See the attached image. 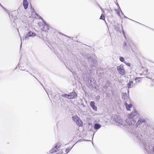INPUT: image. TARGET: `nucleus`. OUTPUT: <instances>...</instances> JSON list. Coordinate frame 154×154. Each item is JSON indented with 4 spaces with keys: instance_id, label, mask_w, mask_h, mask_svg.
I'll return each mask as SVG.
<instances>
[{
    "instance_id": "1",
    "label": "nucleus",
    "mask_w": 154,
    "mask_h": 154,
    "mask_svg": "<svg viewBox=\"0 0 154 154\" xmlns=\"http://www.w3.org/2000/svg\"><path fill=\"white\" fill-rule=\"evenodd\" d=\"M36 34L34 32L31 31H27L24 34V36L23 37V40L28 39L30 37H34Z\"/></svg>"
},
{
    "instance_id": "4",
    "label": "nucleus",
    "mask_w": 154,
    "mask_h": 154,
    "mask_svg": "<svg viewBox=\"0 0 154 154\" xmlns=\"http://www.w3.org/2000/svg\"><path fill=\"white\" fill-rule=\"evenodd\" d=\"M123 65L121 64L117 67V70L119 73L122 75H124L125 74V71L123 68Z\"/></svg>"
},
{
    "instance_id": "19",
    "label": "nucleus",
    "mask_w": 154,
    "mask_h": 154,
    "mask_svg": "<svg viewBox=\"0 0 154 154\" xmlns=\"http://www.w3.org/2000/svg\"><path fill=\"white\" fill-rule=\"evenodd\" d=\"M75 123L79 127H82L83 126V122L80 118Z\"/></svg>"
},
{
    "instance_id": "7",
    "label": "nucleus",
    "mask_w": 154,
    "mask_h": 154,
    "mask_svg": "<svg viewBox=\"0 0 154 154\" xmlns=\"http://www.w3.org/2000/svg\"><path fill=\"white\" fill-rule=\"evenodd\" d=\"M128 116H129V117L136 119V118H138L139 114L136 110H134Z\"/></svg>"
},
{
    "instance_id": "42",
    "label": "nucleus",
    "mask_w": 154,
    "mask_h": 154,
    "mask_svg": "<svg viewBox=\"0 0 154 154\" xmlns=\"http://www.w3.org/2000/svg\"><path fill=\"white\" fill-rule=\"evenodd\" d=\"M20 64H19V63L18 64L17 66L16 67V69H17L18 68H20V67H21V66H20Z\"/></svg>"
},
{
    "instance_id": "21",
    "label": "nucleus",
    "mask_w": 154,
    "mask_h": 154,
    "mask_svg": "<svg viewBox=\"0 0 154 154\" xmlns=\"http://www.w3.org/2000/svg\"><path fill=\"white\" fill-rule=\"evenodd\" d=\"M61 96L65 98L70 99L69 93L68 94H62L61 95Z\"/></svg>"
},
{
    "instance_id": "5",
    "label": "nucleus",
    "mask_w": 154,
    "mask_h": 154,
    "mask_svg": "<svg viewBox=\"0 0 154 154\" xmlns=\"http://www.w3.org/2000/svg\"><path fill=\"white\" fill-rule=\"evenodd\" d=\"M144 147L145 149L146 152L149 153L153 152L154 153V146L152 145H145Z\"/></svg>"
},
{
    "instance_id": "49",
    "label": "nucleus",
    "mask_w": 154,
    "mask_h": 154,
    "mask_svg": "<svg viewBox=\"0 0 154 154\" xmlns=\"http://www.w3.org/2000/svg\"><path fill=\"white\" fill-rule=\"evenodd\" d=\"M20 70H23V71H26V69H20Z\"/></svg>"
},
{
    "instance_id": "8",
    "label": "nucleus",
    "mask_w": 154,
    "mask_h": 154,
    "mask_svg": "<svg viewBox=\"0 0 154 154\" xmlns=\"http://www.w3.org/2000/svg\"><path fill=\"white\" fill-rule=\"evenodd\" d=\"M146 122V120L145 119L143 118L142 117L140 118L137 122L136 124L135 125V127L137 128L140 125L143 123L145 124Z\"/></svg>"
},
{
    "instance_id": "40",
    "label": "nucleus",
    "mask_w": 154,
    "mask_h": 154,
    "mask_svg": "<svg viewBox=\"0 0 154 154\" xmlns=\"http://www.w3.org/2000/svg\"><path fill=\"white\" fill-rule=\"evenodd\" d=\"M122 34L124 35L125 38H126V37H125V32L123 30V27H122Z\"/></svg>"
},
{
    "instance_id": "31",
    "label": "nucleus",
    "mask_w": 154,
    "mask_h": 154,
    "mask_svg": "<svg viewBox=\"0 0 154 154\" xmlns=\"http://www.w3.org/2000/svg\"><path fill=\"white\" fill-rule=\"evenodd\" d=\"M127 87L128 89L131 88L133 85L130 83L128 82L127 84Z\"/></svg>"
},
{
    "instance_id": "23",
    "label": "nucleus",
    "mask_w": 154,
    "mask_h": 154,
    "mask_svg": "<svg viewBox=\"0 0 154 154\" xmlns=\"http://www.w3.org/2000/svg\"><path fill=\"white\" fill-rule=\"evenodd\" d=\"M124 18H128V19H130V20H132V21H134V22H136V23H138L140 24V25H143V26H145V27H147V28H149V27H148V26H145V25H143V24H141V23H139V22H137V21H134V20H131V19H129V18H128V17H127L126 16H125V15H124Z\"/></svg>"
},
{
    "instance_id": "9",
    "label": "nucleus",
    "mask_w": 154,
    "mask_h": 154,
    "mask_svg": "<svg viewBox=\"0 0 154 154\" xmlns=\"http://www.w3.org/2000/svg\"><path fill=\"white\" fill-rule=\"evenodd\" d=\"M122 98L124 100L125 102V101L130 102V101L129 95H128L126 93H122Z\"/></svg>"
},
{
    "instance_id": "47",
    "label": "nucleus",
    "mask_w": 154,
    "mask_h": 154,
    "mask_svg": "<svg viewBox=\"0 0 154 154\" xmlns=\"http://www.w3.org/2000/svg\"><path fill=\"white\" fill-rule=\"evenodd\" d=\"M22 43H21V44H20V48H21V47H22Z\"/></svg>"
},
{
    "instance_id": "11",
    "label": "nucleus",
    "mask_w": 154,
    "mask_h": 154,
    "mask_svg": "<svg viewBox=\"0 0 154 154\" xmlns=\"http://www.w3.org/2000/svg\"><path fill=\"white\" fill-rule=\"evenodd\" d=\"M89 63L96 64L97 63V60L93 56H90L89 60H88Z\"/></svg>"
},
{
    "instance_id": "27",
    "label": "nucleus",
    "mask_w": 154,
    "mask_h": 154,
    "mask_svg": "<svg viewBox=\"0 0 154 154\" xmlns=\"http://www.w3.org/2000/svg\"><path fill=\"white\" fill-rule=\"evenodd\" d=\"M119 60L122 62L124 63L125 61V58L122 56H120L119 58Z\"/></svg>"
},
{
    "instance_id": "41",
    "label": "nucleus",
    "mask_w": 154,
    "mask_h": 154,
    "mask_svg": "<svg viewBox=\"0 0 154 154\" xmlns=\"http://www.w3.org/2000/svg\"><path fill=\"white\" fill-rule=\"evenodd\" d=\"M59 33H60V34H61V35H64V36H66V37H68V38H70V37H69V36H67V35H64V34H63L61 33V32H59Z\"/></svg>"
},
{
    "instance_id": "39",
    "label": "nucleus",
    "mask_w": 154,
    "mask_h": 154,
    "mask_svg": "<svg viewBox=\"0 0 154 154\" xmlns=\"http://www.w3.org/2000/svg\"><path fill=\"white\" fill-rule=\"evenodd\" d=\"M0 6L1 7V8L4 10V11L5 10H6V8H4L1 4V3H0Z\"/></svg>"
},
{
    "instance_id": "10",
    "label": "nucleus",
    "mask_w": 154,
    "mask_h": 154,
    "mask_svg": "<svg viewBox=\"0 0 154 154\" xmlns=\"http://www.w3.org/2000/svg\"><path fill=\"white\" fill-rule=\"evenodd\" d=\"M51 27L49 26V25L46 23V24H44L43 27L42 29V30L43 31L46 32L47 31L49 30Z\"/></svg>"
},
{
    "instance_id": "14",
    "label": "nucleus",
    "mask_w": 154,
    "mask_h": 154,
    "mask_svg": "<svg viewBox=\"0 0 154 154\" xmlns=\"http://www.w3.org/2000/svg\"><path fill=\"white\" fill-rule=\"evenodd\" d=\"M70 99H73L77 97V94L75 91H72L69 93Z\"/></svg>"
},
{
    "instance_id": "2",
    "label": "nucleus",
    "mask_w": 154,
    "mask_h": 154,
    "mask_svg": "<svg viewBox=\"0 0 154 154\" xmlns=\"http://www.w3.org/2000/svg\"><path fill=\"white\" fill-rule=\"evenodd\" d=\"M114 121L117 126H121L123 125V121L119 116L115 115L113 117Z\"/></svg>"
},
{
    "instance_id": "16",
    "label": "nucleus",
    "mask_w": 154,
    "mask_h": 154,
    "mask_svg": "<svg viewBox=\"0 0 154 154\" xmlns=\"http://www.w3.org/2000/svg\"><path fill=\"white\" fill-rule=\"evenodd\" d=\"M124 105L127 110H129L132 107V105L131 103L128 104L127 102H125Z\"/></svg>"
},
{
    "instance_id": "52",
    "label": "nucleus",
    "mask_w": 154,
    "mask_h": 154,
    "mask_svg": "<svg viewBox=\"0 0 154 154\" xmlns=\"http://www.w3.org/2000/svg\"><path fill=\"white\" fill-rule=\"evenodd\" d=\"M128 94H129V90H128Z\"/></svg>"
},
{
    "instance_id": "20",
    "label": "nucleus",
    "mask_w": 154,
    "mask_h": 154,
    "mask_svg": "<svg viewBox=\"0 0 154 154\" xmlns=\"http://www.w3.org/2000/svg\"><path fill=\"white\" fill-rule=\"evenodd\" d=\"M72 119L73 121L76 122L80 118L77 115H74L72 116Z\"/></svg>"
},
{
    "instance_id": "62",
    "label": "nucleus",
    "mask_w": 154,
    "mask_h": 154,
    "mask_svg": "<svg viewBox=\"0 0 154 154\" xmlns=\"http://www.w3.org/2000/svg\"><path fill=\"white\" fill-rule=\"evenodd\" d=\"M56 144L58 145V143H57V144Z\"/></svg>"
},
{
    "instance_id": "59",
    "label": "nucleus",
    "mask_w": 154,
    "mask_h": 154,
    "mask_svg": "<svg viewBox=\"0 0 154 154\" xmlns=\"http://www.w3.org/2000/svg\"><path fill=\"white\" fill-rule=\"evenodd\" d=\"M33 76L34 77H35V78H36L35 77V76Z\"/></svg>"
},
{
    "instance_id": "17",
    "label": "nucleus",
    "mask_w": 154,
    "mask_h": 154,
    "mask_svg": "<svg viewBox=\"0 0 154 154\" xmlns=\"http://www.w3.org/2000/svg\"><path fill=\"white\" fill-rule=\"evenodd\" d=\"M101 127V125L98 123H96L94 125V128L95 130H96V132L100 129Z\"/></svg>"
},
{
    "instance_id": "13",
    "label": "nucleus",
    "mask_w": 154,
    "mask_h": 154,
    "mask_svg": "<svg viewBox=\"0 0 154 154\" xmlns=\"http://www.w3.org/2000/svg\"><path fill=\"white\" fill-rule=\"evenodd\" d=\"M95 103L94 101H91L90 103V106L92 108V109L95 111H97V106L95 105Z\"/></svg>"
},
{
    "instance_id": "53",
    "label": "nucleus",
    "mask_w": 154,
    "mask_h": 154,
    "mask_svg": "<svg viewBox=\"0 0 154 154\" xmlns=\"http://www.w3.org/2000/svg\"><path fill=\"white\" fill-rule=\"evenodd\" d=\"M100 8L101 9V10H102V8L100 7Z\"/></svg>"
},
{
    "instance_id": "24",
    "label": "nucleus",
    "mask_w": 154,
    "mask_h": 154,
    "mask_svg": "<svg viewBox=\"0 0 154 154\" xmlns=\"http://www.w3.org/2000/svg\"><path fill=\"white\" fill-rule=\"evenodd\" d=\"M115 10L116 11L118 15L121 18L120 15V11L121 10H120L118 8V9H115Z\"/></svg>"
},
{
    "instance_id": "22",
    "label": "nucleus",
    "mask_w": 154,
    "mask_h": 154,
    "mask_svg": "<svg viewBox=\"0 0 154 154\" xmlns=\"http://www.w3.org/2000/svg\"><path fill=\"white\" fill-rule=\"evenodd\" d=\"M123 46L124 48L126 50H128L129 49V48L128 47L127 43L125 42H124L123 43Z\"/></svg>"
},
{
    "instance_id": "32",
    "label": "nucleus",
    "mask_w": 154,
    "mask_h": 154,
    "mask_svg": "<svg viewBox=\"0 0 154 154\" xmlns=\"http://www.w3.org/2000/svg\"><path fill=\"white\" fill-rule=\"evenodd\" d=\"M4 11H5L8 14L10 18V19H11V16H10V14H11V12H10L8 10H7L6 8V10H5Z\"/></svg>"
},
{
    "instance_id": "15",
    "label": "nucleus",
    "mask_w": 154,
    "mask_h": 154,
    "mask_svg": "<svg viewBox=\"0 0 154 154\" xmlns=\"http://www.w3.org/2000/svg\"><path fill=\"white\" fill-rule=\"evenodd\" d=\"M59 147L58 145H56L54 148H53L50 151V152L51 153H53L54 152H57L59 150Z\"/></svg>"
},
{
    "instance_id": "37",
    "label": "nucleus",
    "mask_w": 154,
    "mask_h": 154,
    "mask_svg": "<svg viewBox=\"0 0 154 154\" xmlns=\"http://www.w3.org/2000/svg\"><path fill=\"white\" fill-rule=\"evenodd\" d=\"M135 135L136 138L138 139H140V137L138 135H137L135 134Z\"/></svg>"
},
{
    "instance_id": "6",
    "label": "nucleus",
    "mask_w": 154,
    "mask_h": 154,
    "mask_svg": "<svg viewBox=\"0 0 154 154\" xmlns=\"http://www.w3.org/2000/svg\"><path fill=\"white\" fill-rule=\"evenodd\" d=\"M128 118L126 119V122L129 125H134L136 122L137 119H134L128 116Z\"/></svg>"
},
{
    "instance_id": "61",
    "label": "nucleus",
    "mask_w": 154,
    "mask_h": 154,
    "mask_svg": "<svg viewBox=\"0 0 154 154\" xmlns=\"http://www.w3.org/2000/svg\"><path fill=\"white\" fill-rule=\"evenodd\" d=\"M21 42H22V39H21Z\"/></svg>"
},
{
    "instance_id": "45",
    "label": "nucleus",
    "mask_w": 154,
    "mask_h": 154,
    "mask_svg": "<svg viewBox=\"0 0 154 154\" xmlns=\"http://www.w3.org/2000/svg\"><path fill=\"white\" fill-rule=\"evenodd\" d=\"M117 6H118V7L119 8V9H120V10H121V9H120V7H119V5L118 4H117Z\"/></svg>"
},
{
    "instance_id": "55",
    "label": "nucleus",
    "mask_w": 154,
    "mask_h": 154,
    "mask_svg": "<svg viewBox=\"0 0 154 154\" xmlns=\"http://www.w3.org/2000/svg\"><path fill=\"white\" fill-rule=\"evenodd\" d=\"M94 88H95V89H97V88H96V87H94Z\"/></svg>"
},
{
    "instance_id": "34",
    "label": "nucleus",
    "mask_w": 154,
    "mask_h": 154,
    "mask_svg": "<svg viewBox=\"0 0 154 154\" xmlns=\"http://www.w3.org/2000/svg\"><path fill=\"white\" fill-rule=\"evenodd\" d=\"M96 99L97 101H98L100 98V95H97L96 97Z\"/></svg>"
},
{
    "instance_id": "12",
    "label": "nucleus",
    "mask_w": 154,
    "mask_h": 154,
    "mask_svg": "<svg viewBox=\"0 0 154 154\" xmlns=\"http://www.w3.org/2000/svg\"><path fill=\"white\" fill-rule=\"evenodd\" d=\"M17 12L15 11H14L11 13L10 16L11 17V19H10L11 21H12V19H14V20H13V22L15 23V20L17 18V15H16Z\"/></svg>"
},
{
    "instance_id": "60",
    "label": "nucleus",
    "mask_w": 154,
    "mask_h": 154,
    "mask_svg": "<svg viewBox=\"0 0 154 154\" xmlns=\"http://www.w3.org/2000/svg\"><path fill=\"white\" fill-rule=\"evenodd\" d=\"M92 144H93V143L92 142Z\"/></svg>"
},
{
    "instance_id": "46",
    "label": "nucleus",
    "mask_w": 154,
    "mask_h": 154,
    "mask_svg": "<svg viewBox=\"0 0 154 154\" xmlns=\"http://www.w3.org/2000/svg\"><path fill=\"white\" fill-rule=\"evenodd\" d=\"M104 88H105V89H106V88H107V87L106 85H105L104 87Z\"/></svg>"
},
{
    "instance_id": "29",
    "label": "nucleus",
    "mask_w": 154,
    "mask_h": 154,
    "mask_svg": "<svg viewBox=\"0 0 154 154\" xmlns=\"http://www.w3.org/2000/svg\"><path fill=\"white\" fill-rule=\"evenodd\" d=\"M73 146H72L71 148H68L66 149V154H67L68 153L69 151L71 150L72 149Z\"/></svg>"
},
{
    "instance_id": "25",
    "label": "nucleus",
    "mask_w": 154,
    "mask_h": 154,
    "mask_svg": "<svg viewBox=\"0 0 154 154\" xmlns=\"http://www.w3.org/2000/svg\"><path fill=\"white\" fill-rule=\"evenodd\" d=\"M94 64H91V63L90 64V68L92 69H95L96 67Z\"/></svg>"
},
{
    "instance_id": "50",
    "label": "nucleus",
    "mask_w": 154,
    "mask_h": 154,
    "mask_svg": "<svg viewBox=\"0 0 154 154\" xmlns=\"http://www.w3.org/2000/svg\"><path fill=\"white\" fill-rule=\"evenodd\" d=\"M32 10H33V11H35L34 9L33 8H32Z\"/></svg>"
},
{
    "instance_id": "51",
    "label": "nucleus",
    "mask_w": 154,
    "mask_h": 154,
    "mask_svg": "<svg viewBox=\"0 0 154 154\" xmlns=\"http://www.w3.org/2000/svg\"><path fill=\"white\" fill-rule=\"evenodd\" d=\"M148 69H146V72H147V71H148Z\"/></svg>"
},
{
    "instance_id": "56",
    "label": "nucleus",
    "mask_w": 154,
    "mask_h": 154,
    "mask_svg": "<svg viewBox=\"0 0 154 154\" xmlns=\"http://www.w3.org/2000/svg\"><path fill=\"white\" fill-rule=\"evenodd\" d=\"M26 71L27 72H28V70Z\"/></svg>"
},
{
    "instance_id": "38",
    "label": "nucleus",
    "mask_w": 154,
    "mask_h": 154,
    "mask_svg": "<svg viewBox=\"0 0 154 154\" xmlns=\"http://www.w3.org/2000/svg\"><path fill=\"white\" fill-rule=\"evenodd\" d=\"M90 56H88V54L86 55L85 56V58L87 59L88 60H89V58Z\"/></svg>"
},
{
    "instance_id": "36",
    "label": "nucleus",
    "mask_w": 154,
    "mask_h": 154,
    "mask_svg": "<svg viewBox=\"0 0 154 154\" xmlns=\"http://www.w3.org/2000/svg\"><path fill=\"white\" fill-rule=\"evenodd\" d=\"M142 79V78L140 77H136L135 79V80L136 81L138 82H139L140 81L139 80L137 81V80L139 79Z\"/></svg>"
},
{
    "instance_id": "3",
    "label": "nucleus",
    "mask_w": 154,
    "mask_h": 154,
    "mask_svg": "<svg viewBox=\"0 0 154 154\" xmlns=\"http://www.w3.org/2000/svg\"><path fill=\"white\" fill-rule=\"evenodd\" d=\"M88 83L89 85L91 87H93L96 85V82L94 79L91 77L89 76L87 77Z\"/></svg>"
},
{
    "instance_id": "30",
    "label": "nucleus",
    "mask_w": 154,
    "mask_h": 154,
    "mask_svg": "<svg viewBox=\"0 0 154 154\" xmlns=\"http://www.w3.org/2000/svg\"><path fill=\"white\" fill-rule=\"evenodd\" d=\"M114 29L116 30L117 31L120 32V29L119 27L117 26H115L114 27Z\"/></svg>"
},
{
    "instance_id": "26",
    "label": "nucleus",
    "mask_w": 154,
    "mask_h": 154,
    "mask_svg": "<svg viewBox=\"0 0 154 154\" xmlns=\"http://www.w3.org/2000/svg\"><path fill=\"white\" fill-rule=\"evenodd\" d=\"M36 15L38 17V19H40L42 20V21H43V23H44V22H45V20L41 16H40L37 13H36Z\"/></svg>"
},
{
    "instance_id": "18",
    "label": "nucleus",
    "mask_w": 154,
    "mask_h": 154,
    "mask_svg": "<svg viewBox=\"0 0 154 154\" xmlns=\"http://www.w3.org/2000/svg\"><path fill=\"white\" fill-rule=\"evenodd\" d=\"M23 5L25 9H26L28 8V2L27 0H23Z\"/></svg>"
},
{
    "instance_id": "48",
    "label": "nucleus",
    "mask_w": 154,
    "mask_h": 154,
    "mask_svg": "<svg viewBox=\"0 0 154 154\" xmlns=\"http://www.w3.org/2000/svg\"><path fill=\"white\" fill-rule=\"evenodd\" d=\"M121 13L123 15H124V14L122 12V11L121 10Z\"/></svg>"
},
{
    "instance_id": "58",
    "label": "nucleus",
    "mask_w": 154,
    "mask_h": 154,
    "mask_svg": "<svg viewBox=\"0 0 154 154\" xmlns=\"http://www.w3.org/2000/svg\"><path fill=\"white\" fill-rule=\"evenodd\" d=\"M140 75H142L141 74H140Z\"/></svg>"
},
{
    "instance_id": "28",
    "label": "nucleus",
    "mask_w": 154,
    "mask_h": 154,
    "mask_svg": "<svg viewBox=\"0 0 154 154\" xmlns=\"http://www.w3.org/2000/svg\"><path fill=\"white\" fill-rule=\"evenodd\" d=\"M100 20H105V17L104 15L103 14H102L100 16Z\"/></svg>"
},
{
    "instance_id": "54",
    "label": "nucleus",
    "mask_w": 154,
    "mask_h": 154,
    "mask_svg": "<svg viewBox=\"0 0 154 154\" xmlns=\"http://www.w3.org/2000/svg\"><path fill=\"white\" fill-rule=\"evenodd\" d=\"M152 30H153L154 31V29H152L151 28H150Z\"/></svg>"
},
{
    "instance_id": "35",
    "label": "nucleus",
    "mask_w": 154,
    "mask_h": 154,
    "mask_svg": "<svg viewBox=\"0 0 154 154\" xmlns=\"http://www.w3.org/2000/svg\"><path fill=\"white\" fill-rule=\"evenodd\" d=\"M124 63L128 66H131V64L130 63L127 62L126 61H125Z\"/></svg>"
},
{
    "instance_id": "57",
    "label": "nucleus",
    "mask_w": 154,
    "mask_h": 154,
    "mask_svg": "<svg viewBox=\"0 0 154 154\" xmlns=\"http://www.w3.org/2000/svg\"><path fill=\"white\" fill-rule=\"evenodd\" d=\"M105 22L107 24V23H106V21L105 20Z\"/></svg>"
},
{
    "instance_id": "33",
    "label": "nucleus",
    "mask_w": 154,
    "mask_h": 154,
    "mask_svg": "<svg viewBox=\"0 0 154 154\" xmlns=\"http://www.w3.org/2000/svg\"><path fill=\"white\" fill-rule=\"evenodd\" d=\"M46 22L45 21V22H44L43 23V21H42V22L38 23V25L39 26H43L44 25V24H46Z\"/></svg>"
},
{
    "instance_id": "43",
    "label": "nucleus",
    "mask_w": 154,
    "mask_h": 154,
    "mask_svg": "<svg viewBox=\"0 0 154 154\" xmlns=\"http://www.w3.org/2000/svg\"><path fill=\"white\" fill-rule=\"evenodd\" d=\"M129 83H130L131 84H132V85H133V82L132 81H129Z\"/></svg>"
},
{
    "instance_id": "44",
    "label": "nucleus",
    "mask_w": 154,
    "mask_h": 154,
    "mask_svg": "<svg viewBox=\"0 0 154 154\" xmlns=\"http://www.w3.org/2000/svg\"><path fill=\"white\" fill-rule=\"evenodd\" d=\"M81 104H82V105L83 106V107H85V105H84V103H82Z\"/></svg>"
}]
</instances>
